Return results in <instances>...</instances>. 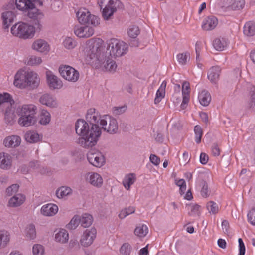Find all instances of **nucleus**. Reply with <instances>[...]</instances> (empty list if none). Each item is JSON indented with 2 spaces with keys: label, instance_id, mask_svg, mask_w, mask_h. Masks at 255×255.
<instances>
[{
  "label": "nucleus",
  "instance_id": "1",
  "mask_svg": "<svg viewBox=\"0 0 255 255\" xmlns=\"http://www.w3.org/2000/svg\"><path fill=\"white\" fill-rule=\"evenodd\" d=\"M94 108H91L86 115V121L78 119L75 123L76 133L81 136L79 144L84 148H91L97 143L102 134L101 128L98 126L100 115Z\"/></svg>",
  "mask_w": 255,
  "mask_h": 255
},
{
  "label": "nucleus",
  "instance_id": "2",
  "mask_svg": "<svg viewBox=\"0 0 255 255\" xmlns=\"http://www.w3.org/2000/svg\"><path fill=\"white\" fill-rule=\"evenodd\" d=\"M102 41H94L89 44L86 49L87 56L90 60H93L92 62L101 63L106 59V53L104 52L105 47L102 45Z\"/></svg>",
  "mask_w": 255,
  "mask_h": 255
},
{
  "label": "nucleus",
  "instance_id": "3",
  "mask_svg": "<svg viewBox=\"0 0 255 255\" xmlns=\"http://www.w3.org/2000/svg\"><path fill=\"white\" fill-rule=\"evenodd\" d=\"M15 108V101L9 94H0V109L4 112L5 120L10 124L13 123Z\"/></svg>",
  "mask_w": 255,
  "mask_h": 255
},
{
  "label": "nucleus",
  "instance_id": "4",
  "mask_svg": "<svg viewBox=\"0 0 255 255\" xmlns=\"http://www.w3.org/2000/svg\"><path fill=\"white\" fill-rule=\"evenodd\" d=\"M128 45L125 42L117 39H112L108 44L106 55L110 56L111 58L121 57L128 52Z\"/></svg>",
  "mask_w": 255,
  "mask_h": 255
},
{
  "label": "nucleus",
  "instance_id": "5",
  "mask_svg": "<svg viewBox=\"0 0 255 255\" xmlns=\"http://www.w3.org/2000/svg\"><path fill=\"white\" fill-rule=\"evenodd\" d=\"M11 32L13 35L23 39L31 38L34 34L33 27L23 22H19L14 25L11 28Z\"/></svg>",
  "mask_w": 255,
  "mask_h": 255
},
{
  "label": "nucleus",
  "instance_id": "6",
  "mask_svg": "<svg viewBox=\"0 0 255 255\" xmlns=\"http://www.w3.org/2000/svg\"><path fill=\"white\" fill-rule=\"evenodd\" d=\"M76 16L81 24H87L96 26L100 23L99 17L91 14L87 9L85 8H80L76 12Z\"/></svg>",
  "mask_w": 255,
  "mask_h": 255
},
{
  "label": "nucleus",
  "instance_id": "7",
  "mask_svg": "<svg viewBox=\"0 0 255 255\" xmlns=\"http://www.w3.org/2000/svg\"><path fill=\"white\" fill-rule=\"evenodd\" d=\"M99 123L102 126V128L110 134H115L118 130L117 120L108 115L100 116Z\"/></svg>",
  "mask_w": 255,
  "mask_h": 255
},
{
  "label": "nucleus",
  "instance_id": "8",
  "mask_svg": "<svg viewBox=\"0 0 255 255\" xmlns=\"http://www.w3.org/2000/svg\"><path fill=\"white\" fill-rule=\"evenodd\" d=\"M59 72L61 76L68 81L75 82L79 78V72L69 65L60 66Z\"/></svg>",
  "mask_w": 255,
  "mask_h": 255
},
{
  "label": "nucleus",
  "instance_id": "9",
  "mask_svg": "<svg viewBox=\"0 0 255 255\" xmlns=\"http://www.w3.org/2000/svg\"><path fill=\"white\" fill-rule=\"evenodd\" d=\"M14 84L20 88L27 87V80L31 78H36L35 72L33 71H18L15 75Z\"/></svg>",
  "mask_w": 255,
  "mask_h": 255
},
{
  "label": "nucleus",
  "instance_id": "10",
  "mask_svg": "<svg viewBox=\"0 0 255 255\" xmlns=\"http://www.w3.org/2000/svg\"><path fill=\"white\" fill-rule=\"evenodd\" d=\"M87 156L89 163L95 167H100L104 164V157L98 150H92L89 151Z\"/></svg>",
  "mask_w": 255,
  "mask_h": 255
},
{
  "label": "nucleus",
  "instance_id": "11",
  "mask_svg": "<svg viewBox=\"0 0 255 255\" xmlns=\"http://www.w3.org/2000/svg\"><path fill=\"white\" fill-rule=\"evenodd\" d=\"M37 3H38L40 5H42V2L38 0H16L15 1L17 8L22 11L35 9Z\"/></svg>",
  "mask_w": 255,
  "mask_h": 255
},
{
  "label": "nucleus",
  "instance_id": "12",
  "mask_svg": "<svg viewBox=\"0 0 255 255\" xmlns=\"http://www.w3.org/2000/svg\"><path fill=\"white\" fill-rule=\"evenodd\" d=\"M96 229L94 228L86 230L80 240L81 245L84 247L90 246L96 237Z\"/></svg>",
  "mask_w": 255,
  "mask_h": 255
},
{
  "label": "nucleus",
  "instance_id": "13",
  "mask_svg": "<svg viewBox=\"0 0 255 255\" xmlns=\"http://www.w3.org/2000/svg\"><path fill=\"white\" fill-rule=\"evenodd\" d=\"M40 103L51 108L58 106V103L54 96L49 93L42 94L39 99Z\"/></svg>",
  "mask_w": 255,
  "mask_h": 255
},
{
  "label": "nucleus",
  "instance_id": "14",
  "mask_svg": "<svg viewBox=\"0 0 255 255\" xmlns=\"http://www.w3.org/2000/svg\"><path fill=\"white\" fill-rule=\"evenodd\" d=\"M37 107L33 104L23 105L17 107L16 113L18 116H35Z\"/></svg>",
  "mask_w": 255,
  "mask_h": 255
},
{
  "label": "nucleus",
  "instance_id": "15",
  "mask_svg": "<svg viewBox=\"0 0 255 255\" xmlns=\"http://www.w3.org/2000/svg\"><path fill=\"white\" fill-rule=\"evenodd\" d=\"M94 32L93 28L88 26L76 25L74 27V33L80 38H89Z\"/></svg>",
  "mask_w": 255,
  "mask_h": 255
},
{
  "label": "nucleus",
  "instance_id": "16",
  "mask_svg": "<svg viewBox=\"0 0 255 255\" xmlns=\"http://www.w3.org/2000/svg\"><path fill=\"white\" fill-rule=\"evenodd\" d=\"M2 26L4 29H8L13 22L16 17L15 13L12 11H5L1 13Z\"/></svg>",
  "mask_w": 255,
  "mask_h": 255
},
{
  "label": "nucleus",
  "instance_id": "17",
  "mask_svg": "<svg viewBox=\"0 0 255 255\" xmlns=\"http://www.w3.org/2000/svg\"><path fill=\"white\" fill-rule=\"evenodd\" d=\"M33 49L41 52L47 53L49 51V46L47 42L43 39L35 41L32 45Z\"/></svg>",
  "mask_w": 255,
  "mask_h": 255
},
{
  "label": "nucleus",
  "instance_id": "18",
  "mask_svg": "<svg viewBox=\"0 0 255 255\" xmlns=\"http://www.w3.org/2000/svg\"><path fill=\"white\" fill-rule=\"evenodd\" d=\"M47 80L48 86L51 89H60L62 86V81L52 74H47Z\"/></svg>",
  "mask_w": 255,
  "mask_h": 255
},
{
  "label": "nucleus",
  "instance_id": "19",
  "mask_svg": "<svg viewBox=\"0 0 255 255\" xmlns=\"http://www.w3.org/2000/svg\"><path fill=\"white\" fill-rule=\"evenodd\" d=\"M221 69L219 66H213L208 73V79L214 84H216L219 79Z\"/></svg>",
  "mask_w": 255,
  "mask_h": 255
},
{
  "label": "nucleus",
  "instance_id": "20",
  "mask_svg": "<svg viewBox=\"0 0 255 255\" xmlns=\"http://www.w3.org/2000/svg\"><path fill=\"white\" fill-rule=\"evenodd\" d=\"M86 179L91 184L96 187H101L103 184L102 178L97 173H89Z\"/></svg>",
  "mask_w": 255,
  "mask_h": 255
},
{
  "label": "nucleus",
  "instance_id": "21",
  "mask_svg": "<svg viewBox=\"0 0 255 255\" xmlns=\"http://www.w3.org/2000/svg\"><path fill=\"white\" fill-rule=\"evenodd\" d=\"M58 211V206L53 204H48L43 205L41 209V213L46 216H52L55 215Z\"/></svg>",
  "mask_w": 255,
  "mask_h": 255
},
{
  "label": "nucleus",
  "instance_id": "22",
  "mask_svg": "<svg viewBox=\"0 0 255 255\" xmlns=\"http://www.w3.org/2000/svg\"><path fill=\"white\" fill-rule=\"evenodd\" d=\"M218 24V20L213 16L208 17L203 22L202 28L205 30H211L214 29Z\"/></svg>",
  "mask_w": 255,
  "mask_h": 255
},
{
  "label": "nucleus",
  "instance_id": "23",
  "mask_svg": "<svg viewBox=\"0 0 255 255\" xmlns=\"http://www.w3.org/2000/svg\"><path fill=\"white\" fill-rule=\"evenodd\" d=\"M21 138L17 135H12L5 138L3 144L6 147H15L20 145Z\"/></svg>",
  "mask_w": 255,
  "mask_h": 255
},
{
  "label": "nucleus",
  "instance_id": "24",
  "mask_svg": "<svg viewBox=\"0 0 255 255\" xmlns=\"http://www.w3.org/2000/svg\"><path fill=\"white\" fill-rule=\"evenodd\" d=\"M12 159L10 155L5 153H0V167L8 169L11 166Z\"/></svg>",
  "mask_w": 255,
  "mask_h": 255
},
{
  "label": "nucleus",
  "instance_id": "25",
  "mask_svg": "<svg viewBox=\"0 0 255 255\" xmlns=\"http://www.w3.org/2000/svg\"><path fill=\"white\" fill-rule=\"evenodd\" d=\"M119 5H106L103 9L102 17L104 20H108L112 18L114 12L117 10Z\"/></svg>",
  "mask_w": 255,
  "mask_h": 255
},
{
  "label": "nucleus",
  "instance_id": "26",
  "mask_svg": "<svg viewBox=\"0 0 255 255\" xmlns=\"http://www.w3.org/2000/svg\"><path fill=\"white\" fill-rule=\"evenodd\" d=\"M19 116L20 118L18 119V123L22 126L28 127L34 125L36 122L35 116Z\"/></svg>",
  "mask_w": 255,
  "mask_h": 255
},
{
  "label": "nucleus",
  "instance_id": "27",
  "mask_svg": "<svg viewBox=\"0 0 255 255\" xmlns=\"http://www.w3.org/2000/svg\"><path fill=\"white\" fill-rule=\"evenodd\" d=\"M110 56L107 55L106 59L104 62L99 63V65L103 64L104 67L106 71L109 72H114L117 67V65L113 60L111 59Z\"/></svg>",
  "mask_w": 255,
  "mask_h": 255
},
{
  "label": "nucleus",
  "instance_id": "28",
  "mask_svg": "<svg viewBox=\"0 0 255 255\" xmlns=\"http://www.w3.org/2000/svg\"><path fill=\"white\" fill-rule=\"evenodd\" d=\"M25 199V196L21 194H18L11 198L8 202L9 206L18 207L23 203Z\"/></svg>",
  "mask_w": 255,
  "mask_h": 255
},
{
  "label": "nucleus",
  "instance_id": "29",
  "mask_svg": "<svg viewBox=\"0 0 255 255\" xmlns=\"http://www.w3.org/2000/svg\"><path fill=\"white\" fill-rule=\"evenodd\" d=\"M55 239L56 241L58 242L65 243L69 239L68 233L65 229H60L55 234Z\"/></svg>",
  "mask_w": 255,
  "mask_h": 255
},
{
  "label": "nucleus",
  "instance_id": "30",
  "mask_svg": "<svg viewBox=\"0 0 255 255\" xmlns=\"http://www.w3.org/2000/svg\"><path fill=\"white\" fill-rule=\"evenodd\" d=\"M198 98L200 104L204 106H208L211 100L210 93L205 90H203L199 94Z\"/></svg>",
  "mask_w": 255,
  "mask_h": 255
},
{
  "label": "nucleus",
  "instance_id": "31",
  "mask_svg": "<svg viewBox=\"0 0 255 255\" xmlns=\"http://www.w3.org/2000/svg\"><path fill=\"white\" fill-rule=\"evenodd\" d=\"M51 120V115L49 112L45 109H41L39 115V123L42 125H47Z\"/></svg>",
  "mask_w": 255,
  "mask_h": 255
},
{
  "label": "nucleus",
  "instance_id": "32",
  "mask_svg": "<svg viewBox=\"0 0 255 255\" xmlns=\"http://www.w3.org/2000/svg\"><path fill=\"white\" fill-rule=\"evenodd\" d=\"M29 16L30 17H36V18H34L33 19V25L32 26L33 27V30H34V31L35 30H37V31L41 30L42 28V23L40 20V19L42 18L43 15L41 14L33 13V15L31 16L30 13H29Z\"/></svg>",
  "mask_w": 255,
  "mask_h": 255
},
{
  "label": "nucleus",
  "instance_id": "33",
  "mask_svg": "<svg viewBox=\"0 0 255 255\" xmlns=\"http://www.w3.org/2000/svg\"><path fill=\"white\" fill-rule=\"evenodd\" d=\"M227 45V44L226 40L224 38L220 37L216 38L213 42V46L214 48L219 51L224 50Z\"/></svg>",
  "mask_w": 255,
  "mask_h": 255
},
{
  "label": "nucleus",
  "instance_id": "34",
  "mask_svg": "<svg viewBox=\"0 0 255 255\" xmlns=\"http://www.w3.org/2000/svg\"><path fill=\"white\" fill-rule=\"evenodd\" d=\"M244 33L248 36H253L255 35V23L249 21L246 23L244 27Z\"/></svg>",
  "mask_w": 255,
  "mask_h": 255
},
{
  "label": "nucleus",
  "instance_id": "35",
  "mask_svg": "<svg viewBox=\"0 0 255 255\" xmlns=\"http://www.w3.org/2000/svg\"><path fill=\"white\" fill-rule=\"evenodd\" d=\"M10 240L9 234L5 231L0 232V249L5 248Z\"/></svg>",
  "mask_w": 255,
  "mask_h": 255
},
{
  "label": "nucleus",
  "instance_id": "36",
  "mask_svg": "<svg viewBox=\"0 0 255 255\" xmlns=\"http://www.w3.org/2000/svg\"><path fill=\"white\" fill-rule=\"evenodd\" d=\"M72 189L68 187L62 186L56 191V195L59 198H62L72 193Z\"/></svg>",
  "mask_w": 255,
  "mask_h": 255
},
{
  "label": "nucleus",
  "instance_id": "37",
  "mask_svg": "<svg viewBox=\"0 0 255 255\" xmlns=\"http://www.w3.org/2000/svg\"><path fill=\"white\" fill-rule=\"evenodd\" d=\"M136 180L135 175L130 173L127 175L123 181V185L126 189L129 190L130 186L132 185Z\"/></svg>",
  "mask_w": 255,
  "mask_h": 255
},
{
  "label": "nucleus",
  "instance_id": "38",
  "mask_svg": "<svg viewBox=\"0 0 255 255\" xmlns=\"http://www.w3.org/2000/svg\"><path fill=\"white\" fill-rule=\"evenodd\" d=\"M93 222V217L89 214H84L80 216V224L84 228L89 227Z\"/></svg>",
  "mask_w": 255,
  "mask_h": 255
},
{
  "label": "nucleus",
  "instance_id": "39",
  "mask_svg": "<svg viewBox=\"0 0 255 255\" xmlns=\"http://www.w3.org/2000/svg\"><path fill=\"white\" fill-rule=\"evenodd\" d=\"M25 138L29 143L37 142L40 140L39 134L34 131L27 132L25 135Z\"/></svg>",
  "mask_w": 255,
  "mask_h": 255
},
{
  "label": "nucleus",
  "instance_id": "40",
  "mask_svg": "<svg viewBox=\"0 0 255 255\" xmlns=\"http://www.w3.org/2000/svg\"><path fill=\"white\" fill-rule=\"evenodd\" d=\"M148 232V228L145 225H142L136 227L134 230V234L135 235L139 237H145Z\"/></svg>",
  "mask_w": 255,
  "mask_h": 255
},
{
  "label": "nucleus",
  "instance_id": "41",
  "mask_svg": "<svg viewBox=\"0 0 255 255\" xmlns=\"http://www.w3.org/2000/svg\"><path fill=\"white\" fill-rule=\"evenodd\" d=\"M41 62L42 59L40 57L34 55L29 56L25 61V63L30 66L37 65Z\"/></svg>",
  "mask_w": 255,
  "mask_h": 255
},
{
  "label": "nucleus",
  "instance_id": "42",
  "mask_svg": "<svg viewBox=\"0 0 255 255\" xmlns=\"http://www.w3.org/2000/svg\"><path fill=\"white\" fill-rule=\"evenodd\" d=\"M80 223V216H74L71 220L70 223L67 225V228L70 230H74Z\"/></svg>",
  "mask_w": 255,
  "mask_h": 255
},
{
  "label": "nucleus",
  "instance_id": "43",
  "mask_svg": "<svg viewBox=\"0 0 255 255\" xmlns=\"http://www.w3.org/2000/svg\"><path fill=\"white\" fill-rule=\"evenodd\" d=\"M26 236L30 239H34L36 236V232L35 226L33 224H29L26 227Z\"/></svg>",
  "mask_w": 255,
  "mask_h": 255
},
{
  "label": "nucleus",
  "instance_id": "44",
  "mask_svg": "<svg viewBox=\"0 0 255 255\" xmlns=\"http://www.w3.org/2000/svg\"><path fill=\"white\" fill-rule=\"evenodd\" d=\"M206 207L210 214H215L219 211L218 204L212 201H210L207 203Z\"/></svg>",
  "mask_w": 255,
  "mask_h": 255
},
{
  "label": "nucleus",
  "instance_id": "45",
  "mask_svg": "<svg viewBox=\"0 0 255 255\" xmlns=\"http://www.w3.org/2000/svg\"><path fill=\"white\" fill-rule=\"evenodd\" d=\"M128 33L130 37L136 38L140 33L138 27L136 25L130 26L128 30Z\"/></svg>",
  "mask_w": 255,
  "mask_h": 255
},
{
  "label": "nucleus",
  "instance_id": "46",
  "mask_svg": "<svg viewBox=\"0 0 255 255\" xmlns=\"http://www.w3.org/2000/svg\"><path fill=\"white\" fill-rule=\"evenodd\" d=\"M35 74L36 75L35 78H31L28 79V81L27 80V86H29L32 89L37 88L40 82V79L38 77L37 74L35 72Z\"/></svg>",
  "mask_w": 255,
  "mask_h": 255
},
{
  "label": "nucleus",
  "instance_id": "47",
  "mask_svg": "<svg viewBox=\"0 0 255 255\" xmlns=\"http://www.w3.org/2000/svg\"><path fill=\"white\" fill-rule=\"evenodd\" d=\"M233 3L230 5L231 8L234 10L242 9L245 4L244 0H232Z\"/></svg>",
  "mask_w": 255,
  "mask_h": 255
},
{
  "label": "nucleus",
  "instance_id": "48",
  "mask_svg": "<svg viewBox=\"0 0 255 255\" xmlns=\"http://www.w3.org/2000/svg\"><path fill=\"white\" fill-rule=\"evenodd\" d=\"M249 107L255 110V87H253L250 91V98L249 101Z\"/></svg>",
  "mask_w": 255,
  "mask_h": 255
},
{
  "label": "nucleus",
  "instance_id": "49",
  "mask_svg": "<svg viewBox=\"0 0 255 255\" xmlns=\"http://www.w3.org/2000/svg\"><path fill=\"white\" fill-rule=\"evenodd\" d=\"M134 208L133 207H129L122 210L119 214V217L120 219H122L126 216L134 213Z\"/></svg>",
  "mask_w": 255,
  "mask_h": 255
},
{
  "label": "nucleus",
  "instance_id": "50",
  "mask_svg": "<svg viewBox=\"0 0 255 255\" xmlns=\"http://www.w3.org/2000/svg\"><path fill=\"white\" fill-rule=\"evenodd\" d=\"M194 131L196 135V142L197 143H200L203 135L202 129L200 126L196 125L194 127Z\"/></svg>",
  "mask_w": 255,
  "mask_h": 255
},
{
  "label": "nucleus",
  "instance_id": "51",
  "mask_svg": "<svg viewBox=\"0 0 255 255\" xmlns=\"http://www.w3.org/2000/svg\"><path fill=\"white\" fill-rule=\"evenodd\" d=\"M98 4L102 9L104 5H119L120 1L117 0H99Z\"/></svg>",
  "mask_w": 255,
  "mask_h": 255
},
{
  "label": "nucleus",
  "instance_id": "52",
  "mask_svg": "<svg viewBox=\"0 0 255 255\" xmlns=\"http://www.w3.org/2000/svg\"><path fill=\"white\" fill-rule=\"evenodd\" d=\"M32 249L33 255H44V247L40 244H35Z\"/></svg>",
  "mask_w": 255,
  "mask_h": 255
},
{
  "label": "nucleus",
  "instance_id": "53",
  "mask_svg": "<svg viewBox=\"0 0 255 255\" xmlns=\"http://www.w3.org/2000/svg\"><path fill=\"white\" fill-rule=\"evenodd\" d=\"M64 46L67 49H73L76 45V42L71 38L67 37L63 42Z\"/></svg>",
  "mask_w": 255,
  "mask_h": 255
},
{
  "label": "nucleus",
  "instance_id": "54",
  "mask_svg": "<svg viewBox=\"0 0 255 255\" xmlns=\"http://www.w3.org/2000/svg\"><path fill=\"white\" fill-rule=\"evenodd\" d=\"M190 54L188 52L184 53H180L177 55V59L179 63L181 64H185L187 59L189 58Z\"/></svg>",
  "mask_w": 255,
  "mask_h": 255
},
{
  "label": "nucleus",
  "instance_id": "55",
  "mask_svg": "<svg viewBox=\"0 0 255 255\" xmlns=\"http://www.w3.org/2000/svg\"><path fill=\"white\" fill-rule=\"evenodd\" d=\"M131 250V246L128 243H125L122 246L120 249V252L124 255H129Z\"/></svg>",
  "mask_w": 255,
  "mask_h": 255
},
{
  "label": "nucleus",
  "instance_id": "56",
  "mask_svg": "<svg viewBox=\"0 0 255 255\" xmlns=\"http://www.w3.org/2000/svg\"><path fill=\"white\" fill-rule=\"evenodd\" d=\"M175 183L178 186L180 187V194H183L186 189V185L185 180L183 179L179 180L176 179Z\"/></svg>",
  "mask_w": 255,
  "mask_h": 255
},
{
  "label": "nucleus",
  "instance_id": "57",
  "mask_svg": "<svg viewBox=\"0 0 255 255\" xmlns=\"http://www.w3.org/2000/svg\"><path fill=\"white\" fill-rule=\"evenodd\" d=\"M19 185L17 184H14L8 187L6 190L7 195L11 196L16 193L19 189Z\"/></svg>",
  "mask_w": 255,
  "mask_h": 255
},
{
  "label": "nucleus",
  "instance_id": "58",
  "mask_svg": "<svg viewBox=\"0 0 255 255\" xmlns=\"http://www.w3.org/2000/svg\"><path fill=\"white\" fill-rule=\"evenodd\" d=\"M189 206L191 207V212H189L190 216H195L196 215L199 216V209L200 206L198 204H190Z\"/></svg>",
  "mask_w": 255,
  "mask_h": 255
},
{
  "label": "nucleus",
  "instance_id": "59",
  "mask_svg": "<svg viewBox=\"0 0 255 255\" xmlns=\"http://www.w3.org/2000/svg\"><path fill=\"white\" fill-rule=\"evenodd\" d=\"M247 216L250 223L253 225H255V207L250 211Z\"/></svg>",
  "mask_w": 255,
  "mask_h": 255
},
{
  "label": "nucleus",
  "instance_id": "60",
  "mask_svg": "<svg viewBox=\"0 0 255 255\" xmlns=\"http://www.w3.org/2000/svg\"><path fill=\"white\" fill-rule=\"evenodd\" d=\"M202 189L201 191V195L204 197H207L208 196V187L206 182L203 181L201 183Z\"/></svg>",
  "mask_w": 255,
  "mask_h": 255
},
{
  "label": "nucleus",
  "instance_id": "61",
  "mask_svg": "<svg viewBox=\"0 0 255 255\" xmlns=\"http://www.w3.org/2000/svg\"><path fill=\"white\" fill-rule=\"evenodd\" d=\"M165 92L158 89L157 91L156 97L154 99V103L157 104L159 103L161 99L164 97Z\"/></svg>",
  "mask_w": 255,
  "mask_h": 255
},
{
  "label": "nucleus",
  "instance_id": "62",
  "mask_svg": "<svg viewBox=\"0 0 255 255\" xmlns=\"http://www.w3.org/2000/svg\"><path fill=\"white\" fill-rule=\"evenodd\" d=\"M239 243V255H244L245 253V246L244 243L241 238L238 239Z\"/></svg>",
  "mask_w": 255,
  "mask_h": 255
},
{
  "label": "nucleus",
  "instance_id": "63",
  "mask_svg": "<svg viewBox=\"0 0 255 255\" xmlns=\"http://www.w3.org/2000/svg\"><path fill=\"white\" fill-rule=\"evenodd\" d=\"M149 159L150 162L156 166L158 165L160 162V158L154 154H151Z\"/></svg>",
  "mask_w": 255,
  "mask_h": 255
},
{
  "label": "nucleus",
  "instance_id": "64",
  "mask_svg": "<svg viewBox=\"0 0 255 255\" xmlns=\"http://www.w3.org/2000/svg\"><path fill=\"white\" fill-rule=\"evenodd\" d=\"M212 153L213 156H218L220 154V150L217 143H214L212 146Z\"/></svg>",
  "mask_w": 255,
  "mask_h": 255
}]
</instances>
